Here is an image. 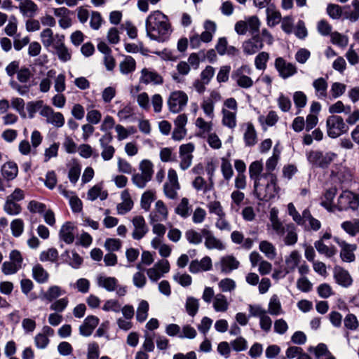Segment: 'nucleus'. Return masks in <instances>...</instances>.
<instances>
[{"label":"nucleus","mask_w":359,"mask_h":359,"mask_svg":"<svg viewBox=\"0 0 359 359\" xmlns=\"http://www.w3.org/2000/svg\"><path fill=\"white\" fill-rule=\"evenodd\" d=\"M205 31H203L199 36L200 39L204 43H208L212 41L213 34L216 32V24L211 20H205L203 25Z\"/></svg>","instance_id":"nucleus-30"},{"label":"nucleus","mask_w":359,"mask_h":359,"mask_svg":"<svg viewBox=\"0 0 359 359\" xmlns=\"http://www.w3.org/2000/svg\"><path fill=\"white\" fill-rule=\"evenodd\" d=\"M222 114L223 125L231 129L234 128L236 126V114L226 109L222 110Z\"/></svg>","instance_id":"nucleus-49"},{"label":"nucleus","mask_w":359,"mask_h":359,"mask_svg":"<svg viewBox=\"0 0 359 359\" xmlns=\"http://www.w3.org/2000/svg\"><path fill=\"white\" fill-rule=\"evenodd\" d=\"M359 208L358 196L350 191H344L339 195L336 209L339 211L356 210Z\"/></svg>","instance_id":"nucleus-4"},{"label":"nucleus","mask_w":359,"mask_h":359,"mask_svg":"<svg viewBox=\"0 0 359 359\" xmlns=\"http://www.w3.org/2000/svg\"><path fill=\"white\" fill-rule=\"evenodd\" d=\"M251 69L248 65H243L238 68L232 74V79L236 81L237 85L243 88H250L253 86L252 79L244 74V73L250 74Z\"/></svg>","instance_id":"nucleus-7"},{"label":"nucleus","mask_w":359,"mask_h":359,"mask_svg":"<svg viewBox=\"0 0 359 359\" xmlns=\"http://www.w3.org/2000/svg\"><path fill=\"white\" fill-rule=\"evenodd\" d=\"M350 8L349 6L341 7L337 4H330L327 7V13L328 15L332 19H339L341 16L344 18V9Z\"/></svg>","instance_id":"nucleus-37"},{"label":"nucleus","mask_w":359,"mask_h":359,"mask_svg":"<svg viewBox=\"0 0 359 359\" xmlns=\"http://www.w3.org/2000/svg\"><path fill=\"white\" fill-rule=\"evenodd\" d=\"M33 278L39 283H46L49 278V274L43 267L38 264L32 268Z\"/></svg>","instance_id":"nucleus-36"},{"label":"nucleus","mask_w":359,"mask_h":359,"mask_svg":"<svg viewBox=\"0 0 359 359\" xmlns=\"http://www.w3.org/2000/svg\"><path fill=\"white\" fill-rule=\"evenodd\" d=\"M112 140V135L110 133H108L103 135L99 140L100 147L102 149L101 156L104 161L111 160L114 155L115 149L110 144Z\"/></svg>","instance_id":"nucleus-13"},{"label":"nucleus","mask_w":359,"mask_h":359,"mask_svg":"<svg viewBox=\"0 0 359 359\" xmlns=\"http://www.w3.org/2000/svg\"><path fill=\"white\" fill-rule=\"evenodd\" d=\"M284 242L287 245H292L297 243V234L296 232V228L294 224L290 223L284 225Z\"/></svg>","instance_id":"nucleus-29"},{"label":"nucleus","mask_w":359,"mask_h":359,"mask_svg":"<svg viewBox=\"0 0 359 359\" xmlns=\"http://www.w3.org/2000/svg\"><path fill=\"white\" fill-rule=\"evenodd\" d=\"M334 241L341 248L340 257L344 262H352L355 260V256L354 251L357 248L355 244H348L346 241L340 239L339 238L334 237Z\"/></svg>","instance_id":"nucleus-11"},{"label":"nucleus","mask_w":359,"mask_h":359,"mask_svg":"<svg viewBox=\"0 0 359 359\" xmlns=\"http://www.w3.org/2000/svg\"><path fill=\"white\" fill-rule=\"evenodd\" d=\"M334 278L337 283L342 287H348L352 283L353 279L349 274L348 271L345 270L344 268L336 266L334 268Z\"/></svg>","instance_id":"nucleus-19"},{"label":"nucleus","mask_w":359,"mask_h":359,"mask_svg":"<svg viewBox=\"0 0 359 359\" xmlns=\"http://www.w3.org/2000/svg\"><path fill=\"white\" fill-rule=\"evenodd\" d=\"M76 226L72 222L65 223L59 232L60 239L67 244H72L75 238Z\"/></svg>","instance_id":"nucleus-20"},{"label":"nucleus","mask_w":359,"mask_h":359,"mask_svg":"<svg viewBox=\"0 0 359 359\" xmlns=\"http://www.w3.org/2000/svg\"><path fill=\"white\" fill-rule=\"evenodd\" d=\"M201 233L205 238V246L209 249H217L222 250L225 248L224 245L222 242L217 238L212 233V232L208 228H203L201 229Z\"/></svg>","instance_id":"nucleus-16"},{"label":"nucleus","mask_w":359,"mask_h":359,"mask_svg":"<svg viewBox=\"0 0 359 359\" xmlns=\"http://www.w3.org/2000/svg\"><path fill=\"white\" fill-rule=\"evenodd\" d=\"M327 134L330 137L336 138L348 130V126L342 117L332 115L327 119Z\"/></svg>","instance_id":"nucleus-5"},{"label":"nucleus","mask_w":359,"mask_h":359,"mask_svg":"<svg viewBox=\"0 0 359 359\" xmlns=\"http://www.w3.org/2000/svg\"><path fill=\"white\" fill-rule=\"evenodd\" d=\"M41 42L44 47L48 48L55 45L56 34L53 35V31L50 28L43 29L40 34Z\"/></svg>","instance_id":"nucleus-38"},{"label":"nucleus","mask_w":359,"mask_h":359,"mask_svg":"<svg viewBox=\"0 0 359 359\" xmlns=\"http://www.w3.org/2000/svg\"><path fill=\"white\" fill-rule=\"evenodd\" d=\"M148 311H149V304L147 301L142 300L140 303L137 313L136 318L137 321L142 323L144 322L148 316Z\"/></svg>","instance_id":"nucleus-53"},{"label":"nucleus","mask_w":359,"mask_h":359,"mask_svg":"<svg viewBox=\"0 0 359 359\" xmlns=\"http://www.w3.org/2000/svg\"><path fill=\"white\" fill-rule=\"evenodd\" d=\"M194 149V144L191 142L182 144L180 147V166L182 170H185L191 166L194 158L192 153Z\"/></svg>","instance_id":"nucleus-10"},{"label":"nucleus","mask_w":359,"mask_h":359,"mask_svg":"<svg viewBox=\"0 0 359 359\" xmlns=\"http://www.w3.org/2000/svg\"><path fill=\"white\" fill-rule=\"evenodd\" d=\"M65 36L56 34L55 45L53 46L56 50L59 59L62 62H67L71 59V54L65 45Z\"/></svg>","instance_id":"nucleus-18"},{"label":"nucleus","mask_w":359,"mask_h":359,"mask_svg":"<svg viewBox=\"0 0 359 359\" xmlns=\"http://www.w3.org/2000/svg\"><path fill=\"white\" fill-rule=\"evenodd\" d=\"M248 23V28L252 36L259 34L260 21L257 16H252L246 21Z\"/></svg>","instance_id":"nucleus-64"},{"label":"nucleus","mask_w":359,"mask_h":359,"mask_svg":"<svg viewBox=\"0 0 359 359\" xmlns=\"http://www.w3.org/2000/svg\"><path fill=\"white\" fill-rule=\"evenodd\" d=\"M211 268L212 261L208 256L203 257L201 261L197 259L191 261L189 266V271L192 273L209 271Z\"/></svg>","instance_id":"nucleus-22"},{"label":"nucleus","mask_w":359,"mask_h":359,"mask_svg":"<svg viewBox=\"0 0 359 359\" xmlns=\"http://www.w3.org/2000/svg\"><path fill=\"white\" fill-rule=\"evenodd\" d=\"M65 294V291L57 285L50 286L46 292L41 294V298L48 302H52L60 296Z\"/></svg>","instance_id":"nucleus-33"},{"label":"nucleus","mask_w":359,"mask_h":359,"mask_svg":"<svg viewBox=\"0 0 359 359\" xmlns=\"http://www.w3.org/2000/svg\"><path fill=\"white\" fill-rule=\"evenodd\" d=\"M270 220L273 231L279 236H284L283 224L278 217V211L273 208L270 212Z\"/></svg>","instance_id":"nucleus-35"},{"label":"nucleus","mask_w":359,"mask_h":359,"mask_svg":"<svg viewBox=\"0 0 359 359\" xmlns=\"http://www.w3.org/2000/svg\"><path fill=\"white\" fill-rule=\"evenodd\" d=\"M337 189L332 187L327 189L320 198V205L329 212H333L336 209V205H333L332 201L337 194Z\"/></svg>","instance_id":"nucleus-23"},{"label":"nucleus","mask_w":359,"mask_h":359,"mask_svg":"<svg viewBox=\"0 0 359 359\" xmlns=\"http://www.w3.org/2000/svg\"><path fill=\"white\" fill-rule=\"evenodd\" d=\"M19 8L23 15L29 16L34 15L38 8L37 5L32 0H25Z\"/></svg>","instance_id":"nucleus-45"},{"label":"nucleus","mask_w":359,"mask_h":359,"mask_svg":"<svg viewBox=\"0 0 359 359\" xmlns=\"http://www.w3.org/2000/svg\"><path fill=\"white\" fill-rule=\"evenodd\" d=\"M301 259V255L297 251L291 252L290 256L286 259V269L288 271H293L299 264Z\"/></svg>","instance_id":"nucleus-50"},{"label":"nucleus","mask_w":359,"mask_h":359,"mask_svg":"<svg viewBox=\"0 0 359 359\" xmlns=\"http://www.w3.org/2000/svg\"><path fill=\"white\" fill-rule=\"evenodd\" d=\"M123 202L117 205V210L118 214L124 215L129 212L133 207V201H132L129 192L124 190L121 194Z\"/></svg>","instance_id":"nucleus-31"},{"label":"nucleus","mask_w":359,"mask_h":359,"mask_svg":"<svg viewBox=\"0 0 359 359\" xmlns=\"http://www.w3.org/2000/svg\"><path fill=\"white\" fill-rule=\"evenodd\" d=\"M139 169L141 172L133 174L131 180L137 187L143 189L152 178L153 164L149 160H143L140 163Z\"/></svg>","instance_id":"nucleus-3"},{"label":"nucleus","mask_w":359,"mask_h":359,"mask_svg":"<svg viewBox=\"0 0 359 359\" xmlns=\"http://www.w3.org/2000/svg\"><path fill=\"white\" fill-rule=\"evenodd\" d=\"M341 228L350 236H355L359 233V219L345 221L341 224Z\"/></svg>","instance_id":"nucleus-39"},{"label":"nucleus","mask_w":359,"mask_h":359,"mask_svg":"<svg viewBox=\"0 0 359 359\" xmlns=\"http://www.w3.org/2000/svg\"><path fill=\"white\" fill-rule=\"evenodd\" d=\"M97 285L104 288L109 292L116 290L118 287V280L114 277H106L100 276L97 278Z\"/></svg>","instance_id":"nucleus-28"},{"label":"nucleus","mask_w":359,"mask_h":359,"mask_svg":"<svg viewBox=\"0 0 359 359\" xmlns=\"http://www.w3.org/2000/svg\"><path fill=\"white\" fill-rule=\"evenodd\" d=\"M259 250L265 254L270 259H273L276 256V248L272 243L269 241H263L259 243Z\"/></svg>","instance_id":"nucleus-46"},{"label":"nucleus","mask_w":359,"mask_h":359,"mask_svg":"<svg viewBox=\"0 0 359 359\" xmlns=\"http://www.w3.org/2000/svg\"><path fill=\"white\" fill-rule=\"evenodd\" d=\"M175 213L183 218L188 217L191 212V208L189 205L188 198H183L175 208Z\"/></svg>","instance_id":"nucleus-41"},{"label":"nucleus","mask_w":359,"mask_h":359,"mask_svg":"<svg viewBox=\"0 0 359 359\" xmlns=\"http://www.w3.org/2000/svg\"><path fill=\"white\" fill-rule=\"evenodd\" d=\"M275 68L278 71L279 76L286 79L297 73L296 66L290 62H287L282 57H278L275 60Z\"/></svg>","instance_id":"nucleus-9"},{"label":"nucleus","mask_w":359,"mask_h":359,"mask_svg":"<svg viewBox=\"0 0 359 359\" xmlns=\"http://www.w3.org/2000/svg\"><path fill=\"white\" fill-rule=\"evenodd\" d=\"M221 271L224 273H229L238 268L239 262L232 255L224 256L220 260Z\"/></svg>","instance_id":"nucleus-26"},{"label":"nucleus","mask_w":359,"mask_h":359,"mask_svg":"<svg viewBox=\"0 0 359 359\" xmlns=\"http://www.w3.org/2000/svg\"><path fill=\"white\" fill-rule=\"evenodd\" d=\"M4 210L8 215H16L21 212L22 208L21 206L14 201L6 198Z\"/></svg>","instance_id":"nucleus-48"},{"label":"nucleus","mask_w":359,"mask_h":359,"mask_svg":"<svg viewBox=\"0 0 359 359\" xmlns=\"http://www.w3.org/2000/svg\"><path fill=\"white\" fill-rule=\"evenodd\" d=\"M141 74L140 81L145 84H149L150 83L161 84L163 82L161 76L156 72L149 71L144 68L142 70Z\"/></svg>","instance_id":"nucleus-27"},{"label":"nucleus","mask_w":359,"mask_h":359,"mask_svg":"<svg viewBox=\"0 0 359 359\" xmlns=\"http://www.w3.org/2000/svg\"><path fill=\"white\" fill-rule=\"evenodd\" d=\"M145 24L147 34L152 40L163 42L172 33L168 16L160 11L151 13L147 18Z\"/></svg>","instance_id":"nucleus-1"},{"label":"nucleus","mask_w":359,"mask_h":359,"mask_svg":"<svg viewBox=\"0 0 359 359\" xmlns=\"http://www.w3.org/2000/svg\"><path fill=\"white\" fill-rule=\"evenodd\" d=\"M331 42L333 44L337 45L339 47L344 48L347 46L348 39V37L342 35L341 34L334 32L330 35Z\"/></svg>","instance_id":"nucleus-61"},{"label":"nucleus","mask_w":359,"mask_h":359,"mask_svg":"<svg viewBox=\"0 0 359 359\" xmlns=\"http://www.w3.org/2000/svg\"><path fill=\"white\" fill-rule=\"evenodd\" d=\"M58 256L57 250L55 248H51L41 252L39 259L41 262H55L58 259Z\"/></svg>","instance_id":"nucleus-51"},{"label":"nucleus","mask_w":359,"mask_h":359,"mask_svg":"<svg viewBox=\"0 0 359 359\" xmlns=\"http://www.w3.org/2000/svg\"><path fill=\"white\" fill-rule=\"evenodd\" d=\"M201 231L199 233L194 229L187 230L185 232V238L189 243L194 245L200 244L203 241Z\"/></svg>","instance_id":"nucleus-55"},{"label":"nucleus","mask_w":359,"mask_h":359,"mask_svg":"<svg viewBox=\"0 0 359 359\" xmlns=\"http://www.w3.org/2000/svg\"><path fill=\"white\" fill-rule=\"evenodd\" d=\"M336 157L337 154L331 151H316V165L322 168H326Z\"/></svg>","instance_id":"nucleus-24"},{"label":"nucleus","mask_w":359,"mask_h":359,"mask_svg":"<svg viewBox=\"0 0 359 359\" xmlns=\"http://www.w3.org/2000/svg\"><path fill=\"white\" fill-rule=\"evenodd\" d=\"M209 212L218 216H225L226 214L223 210L221 203L218 201H210L207 204Z\"/></svg>","instance_id":"nucleus-60"},{"label":"nucleus","mask_w":359,"mask_h":359,"mask_svg":"<svg viewBox=\"0 0 359 359\" xmlns=\"http://www.w3.org/2000/svg\"><path fill=\"white\" fill-rule=\"evenodd\" d=\"M351 4L354 8V11L344 12V18L348 19L351 22H355L359 18V1L353 0Z\"/></svg>","instance_id":"nucleus-63"},{"label":"nucleus","mask_w":359,"mask_h":359,"mask_svg":"<svg viewBox=\"0 0 359 359\" xmlns=\"http://www.w3.org/2000/svg\"><path fill=\"white\" fill-rule=\"evenodd\" d=\"M136 62L131 56H126L124 60L120 63V71L123 74H128L135 69Z\"/></svg>","instance_id":"nucleus-42"},{"label":"nucleus","mask_w":359,"mask_h":359,"mask_svg":"<svg viewBox=\"0 0 359 359\" xmlns=\"http://www.w3.org/2000/svg\"><path fill=\"white\" fill-rule=\"evenodd\" d=\"M270 58L269 54L267 52L262 51L258 53L255 58V66L259 70H265L266 68V63Z\"/></svg>","instance_id":"nucleus-47"},{"label":"nucleus","mask_w":359,"mask_h":359,"mask_svg":"<svg viewBox=\"0 0 359 359\" xmlns=\"http://www.w3.org/2000/svg\"><path fill=\"white\" fill-rule=\"evenodd\" d=\"M156 212L159 214V215L161 217V218H158L156 215H150L151 217V223L153 224L154 222H158V220L164 219L165 220L168 217V210L166 206L165 205L164 203L162 201H158L156 203Z\"/></svg>","instance_id":"nucleus-40"},{"label":"nucleus","mask_w":359,"mask_h":359,"mask_svg":"<svg viewBox=\"0 0 359 359\" xmlns=\"http://www.w3.org/2000/svg\"><path fill=\"white\" fill-rule=\"evenodd\" d=\"M213 307L217 312H224L229 308V303L226 297L219 293L215 296L213 301Z\"/></svg>","instance_id":"nucleus-43"},{"label":"nucleus","mask_w":359,"mask_h":359,"mask_svg":"<svg viewBox=\"0 0 359 359\" xmlns=\"http://www.w3.org/2000/svg\"><path fill=\"white\" fill-rule=\"evenodd\" d=\"M267 177L254 184V194L261 201H269L278 194L277 176L273 173L266 175Z\"/></svg>","instance_id":"nucleus-2"},{"label":"nucleus","mask_w":359,"mask_h":359,"mask_svg":"<svg viewBox=\"0 0 359 359\" xmlns=\"http://www.w3.org/2000/svg\"><path fill=\"white\" fill-rule=\"evenodd\" d=\"M279 158L280 151L274 147L272 156H271L266 162V172L273 173L272 172L275 170Z\"/></svg>","instance_id":"nucleus-52"},{"label":"nucleus","mask_w":359,"mask_h":359,"mask_svg":"<svg viewBox=\"0 0 359 359\" xmlns=\"http://www.w3.org/2000/svg\"><path fill=\"white\" fill-rule=\"evenodd\" d=\"M18 173V168L14 162H7L1 167V174L8 181L15 179Z\"/></svg>","instance_id":"nucleus-32"},{"label":"nucleus","mask_w":359,"mask_h":359,"mask_svg":"<svg viewBox=\"0 0 359 359\" xmlns=\"http://www.w3.org/2000/svg\"><path fill=\"white\" fill-rule=\"evenodd\" d=\"M100 320L95 316H87L82 325L79 327V333L81 335L84 337H88L91 335L94 329L99 324Z\"/></svg>","instance_id":"nucleus-21"},{"label":"nucleus","mask_w":359,"mask_h":359,"mask_svg":"<svg viewBox=\"0 0 359 359\" xmlns=\"http://www.w3.org/2000/svg\"><path fill=\"white\" fill-rule=\"evenodd\" d=\"M205 60V50H200L198 53H192L189 55L188 58V64L193 69H197L199 67L201 62Z\"/></svg>","instance_id":"nucleus-44"},{"label":"nucleus","mask_w":359,"mask_h":359,"mask_svg":"<svg viewBox=\"0 0 359 359\" xmlns=\"http://www.w3.org/2000/svg\"><path fill=\"white\" fill-rule=\"evenodd\" d=\"M263 171V164L260 161H255L251 163L249 166L250 178L253 181L254 184L262 181L267 177L266 175H272L273 173L264 172Z\"/></svg>","instance_id":"nucleus-17"},{"label":"nucleus","mask_w":359,"mask_h":359,"mask_svg":"<svg viewBox=\"0 0 359 359\" xmlns=\"http://www.w3.org/2000/svg\"><path fill=\"white\" fill-rule=\"evenodd\" d=\"M267 24L269 27H274L281 20V15L279 11H276L273 6L271 5L266 8Z\"/></svg>","instance_id":"nucleus-34"},{"label":"nucleus","mask_w":359,"mask_h":359,"mask_svg":"<svg viewBox=\"0 0 359 359\" xmlns=\"http://www.w3.org/2000/svg\"><path fill=\"white\" fill-rule=\"evenodd\" d=\"M264 46L263 41L259 34L245 41L242 44L243 52L246 55H253L261 50Z\"/></svg>","instance_id":"nucleus-14"},{"label":"nucleus","mask_w":359,"mask_h":359,"mask_svg":"<svg viewBox=\"0 0 359 359\" xmlns=\"http://www.w3.org/2000/svg\"><path fill=\"white\" fill-rule=\"evenodd\" d=\"M134 226V231L132 236L135 240L142 239L149 231V228L144 217L141 215L135 216L132 220Z\"/></svg>","instance_id":"nucleus-15"},{"label":"nucleus","mask_w":359,"mask_h":359,"mask_svg":"<svg viewBox=\"0 0 359 359\" xmlns=\"http://www.w3.org/2000/svg\"><path fill=\"white\" fill-rule=\"evenodd\" d=\"M231 198L232 200L231 208L236 210V211H238L245 198L244 193L239 190L233 191L231 194Z\"/></svg>","instance_id":"nucleus-56"},{"label":"nucleus","mask_w":359,"mask_h":359,"mask_svg":"<svg viewBox=\"0 0 359 359\" xmlns=\"http://www.w3.org/2000/svg\"><path fill=\"white\" fill-rule=\"evenodd\" d=\"M188 102V96L183 91H174L168 100L169 110L172 113H179L184 109Z\"/></svg>","instance_id":"nucleus-6"},{"label":"nucleus","mask_w":359,"mask_h":359,"mask_svg":"<svg viewBox=\"0 0 359 359\" xmlns=\"http://www.w3.org/2000/svg\"><path fill=\"white\" fill-rule=\"evenodd\" d=\"M243 132V140L245 147H254L258 142L257 133L252 122H247L241 126Z\"/></svg>","instance_id":"nucleus-12"},{"label":"nucleus","mask_w":359,"mask_h":359,"mask_svg":"<svg viewBox=\"0 0 359 359\" xmlns=\"http://www.w3.org/2000/svg\"><path fill=\"white\" fill-rule=\"evenodd\" d=\"M281 305L277 295L271 297L269 304V313L271 315L277 316L280 313Z\"/></svg>","instance_id":"nucleus-62"},{"label":"nucleus","mask_w":359,"mask_h":359,"mask_svg":"<svg viewBox=\"0 0 359 359\" xmlns=\"http://www.w3.org/2000/svg\"><path fill=\"white\" fill-rule=\"evenodd\" d=\"M316 249L318 251V252L325 255L327 257H331L336 252V250L333 246L329 247L323 243L322 240L316 242Z\"/></svg>","instance_id":"nucleus-58"},{"label":"nucleus","mask_w":359,"mask_h":359,"mask_svg":"<svg viewBox=\"0 0 359 359\" xmlns=\"http://www.w3.org/2000/svg\"><path fill=\"white\" fill-rule=\"evenodd\" d=\"M154 200V191L149 190L145 191L141 197V207L146 211L150 208L151 202Z\"/></svg>","instance_id":"nucleus-59"},{"label":"nucleus","mask_w":359,"mask_h":359,"mask_svg":"<svg viewBox=\"0 0 359 359\" xmlns=\"http://www.w3.org/2000/svg\"><path fill=\"white\" fill-rule=\"evenodd\" d=\"M185 308L189 316H194L198 311V300L192 297H188L186 301Z\"/></svg>","instance_id":"nucleus-54"},{"label":"nucleus","mask_w":359,"mask_h":359,"mask_svg":"<svg viewBox=\"0 0 359 359\" xmlns=\"http://www.w3.org/2000/svg\"><path fill=\"white\" fill-rule=\"evenodd\" d=\"M192 186L197 191H203V194H206L214 189V182L211 177L208 178V182H206L203 177L198 176L192 182Z\"/></svg>","instance_id":"nucleus-25"},{"label":"nucleus","mask_w":359,"mask_h":359,"mask_svg":"<svg viewBox=\"0 0 359 359\" xmlns=\"http://www.w3.org/2000/svg\"><path fill=\"white\" fill-rule=\"evenodd\" d=\"M40 115L46 118V122L56 128H61L65 124V118L62 113L55 112L49 106L45 105L40 111Z\"/></svg>","instance_id":"nucleus-8"},{"label":"nucleus","mask_w":359,"mask_h":359,"mask_svg":"<svg viewBox=\"0 0 359 359\" xmlns=\"http://www.w3.org/2000/svg\"><path fill=\"white\" fill-rule=\"evenodd\" d=\"M279 118L276 112L274 111H270L266 116H260L259 117V123L263 125L266 123L268 126H274L278 121Z\"/></svg>","instance_id":"nucleus-57"}]
</instances>
